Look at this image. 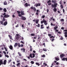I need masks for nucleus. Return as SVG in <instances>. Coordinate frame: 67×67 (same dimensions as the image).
Returning <instances> with one entry per match:
<instances>
[{
    "label": "nucleus",
    "mask_w": 67,
    "mask_h": 67,
    "mask_svg": "<svg viewBox=\"0 0 67 67\" xmlns=\"http://www.w3.org/2000/svg\"><path fill=\"white\" fill-rule=\"evenodd\" d=\"M12 67H15V66L14 65H13L12 66Z\"/></svg>",
    "instance_id": "obj_61"
},
{
    "label": "nucleus",
    "mask_w": 67,
    "mask_h": 67,
    "mask_svg": "<svg viewBox=\"0 0 67 67\" xmlns=\"http://www.w3.org/2000/svg\"><path fill=\"white\" fill-rule=\"evenodd\" d=\"M6 64H7V60H5L3 62V63L2 60H0V66L3 64L5 65H6Z\"/></svg>",
    "instance_id": "obj_2"
},
{
    "label": "nucleus",
    "mask_w": 67,
    "mask_h": 67,
    "mask_svg": "<svg viewBox=\"0 0 67 67\" xmlns=\"http://www.w3.org/2000/svg\"><path fill=\"white\" fill-rule=\"evenodd\" d=\"M3 11L4 12H7V9L5 8L3 9Z\"/></svg>",
    "instance_id": "obj_17"
},
{
    "label": "nucleus",
    "mask_w": 67,
    "mask_h": 67,
    "mask_svg": "<svg viewBox=\"0 0 67 67\" xmlns=\"http://www.w3.org/2000/svg\"><path fill=\"white\" fill-rule=\"evenodd\" d=\"M54 38L51 39V40L52 42H53V41H54Z\"/></svg>",
    "instance_id": "obj_50"
},
{
    "label": "nucleus",
    "mask_w": 67,
    "mask_h": 67,
    "mask_svg": "<svg viewBox=\"0 0 67 67\" xmlns=\"http://www.w3.org/2000/svg\"><path fill=\"white\" fill-rule=\"evenodd\" d=\"M60 7L61 9H63V8H64V7H63V5H61Z\"/></svg>",
    "instance_id": "obj_28"
},
{
    "label": "nucleus",
    "mask_w": 67,
    "mask_h": 67,
    "mask_svg": "<svg viewBox=\"0 0 67 67\" xmlns=\"http://www.w3.org/2000/svg\"><path fill=\"white\" fill-rule=\"evenodd\" d=\"M45 16L44 15H43L42 16V19H44V18H45Z\"/></svg>",
    "instance_id": "obj_45"
},
{
    "label": "nucleus",
    "mask_w": 67,
    "mask_h": 67,
    "mask_svg": "<svg viewBox=\"0 0 67 67\" xmlns=\"http://www.w3.org/2000/svg\"><path fill=\"white\" fill-rule=\"evenodd\" d=\"M18 54L19 56H20V57H21L22 56L21 54L20 53L18 52Z\"/></svg>",
    "instance_id": "obj_24"
},
{
    "label": "nucleus",
    "mask_w": 67,
    "mask_h": 67,
    "mask_svg": "<svg viewBox=\"0 0 67 67\" xmlns=\"http://www.w3.org/2000/svg\"><path fill=\"white\" fill-rule=\"evenodd\" d=\"M20 13H21V15H23L24 14V11H23L22 10L20 12Z\"/></svg>",
    "instance_id": "obj_8"
},
{
    "label": "nucleus",
    "mask_w": 67,
    "mask_h": 67,
    "mask_svg": "<svg viewBox=\"0 0 67 67\" xmlns=\"http://www.w3.org/2000/svg\"><path fill=\"white\" fill-rule=\"evenodd\" d=\"M63 13H65V10L64 9H63Z\"/></svg>",
    "instance_id": "obj_64"
},
{
    "label": "nucleus",
    "mask_w": 67,
    "mask_h": 67,
    "mask_svg": "<svg viewBox=\"0 0 67 67\" xmlns=\"http://www.w3.org/2000/svg\"><path fill=\"white\" fill-rule=\"evenodd\" d=\"M30 9H33V10L35 12H36V8H35V7H34L33 6L32 7H30Z\"/></svg>",
    "instance_id": "obj_4"
},
{
    "label": "nucleus",
    "mask_w": 67,
    "mask_h": 67,
    "mask_svg": "<svg viewBox=\"0 0 67 67\" xmlns=\"http://www.w3.org/2000/svg\"><path fill=\"white\" fill-rule=\"evenodd\" d=\"M37 36L36 35L35 36V37H34V39H36V38H37Z\"/></svg>",
    "instance_id": "obj_32"
},
{
    "label": "nucleus",
    "mask_w": 67,
    "mask_h": 67,
    "mask_svg": "<svg viewBox=\"0 0 67 67\" xmlns=\"http://www.w3.org/2000/svg\"><path fill=\"white\" fill-rule=\"evenodd\" d=\"M65 37H67V35H64Z\"/></svg>",
    "instance_id": "obj_59"
},
{
    "label": "nucleus",
    "mask_w": 67,
    "mask_h": 67,
    "mask_svg": "<svg viewBox=\"0 0 67 67\" xmlns=\"http://www.w3.org/2000/svg\"><path fill=\"white\" fill-rule=\"evenodd\" d=\"M44 20L45 19H43L42 21H41V24H43V23H44Z\"/></svg>",
    "instance_id": "obj_19"
},
{
    "label": "nucleus",
    "mask_w": 67,
    "mask_h": 67,
    "mask_svg": "<svg viewBox=\"0 0 67 67\" xmlns=\"http://www.w3.org/2000/svg\"><path fill=\"white\" fill-rule=\"evenodd\" d=\"M3 10V8L0 7V11H2Z\"/></svg>",
    "instance_id": "obj_49"
},
{
    "label": "nucleus",
    "mask_w": 67,
    "mask_h": 67,
    "mask_svg": "<svg viewBox=\"0 0 67 67\" xmlns=\"http://www.w3.org/2000/svg\"><path fill=\"white\" fill-rule=\"evenodd\" d=\"M5 18H4V17H3V21H5Z\"/></svg>",
    "instance_id": "obj_35"
},
{
    "label": "nucleus",
    "mask_w": 67,
    "mask_h": 67,
    "mask_svg": "<svg viewBox=\"0 0 67 67\" xmlns=\"http://www.w3.org/2000/svg\"><path fill=\"white\" fill-rule=\"evenodd\" d=\"M55 36L54 37L53 36H52L50 37V38H55Z\"/></svg>",
    "instance_id": "obj_46"
},
{
    "label": "nucleus",
    "mask_w": 67,
    "mask_h": 67,
    "mask_svg": "<svg viewBox=\"0 0 67 67\" xmlns=\"http://www.w3.org/2000/svg\"><path fill=\"white\" fill-rule=\"evenodd\" d=\"M51 2V1L49 0L47 2V3H49V2Z\"/></svg>",
    "instance_id": "obj_48"
},
{
    "label": "nucleus",
    "mask_w": 67,
    "mask_h": 67,
    "mask_svg": "<svg viewBox=\"0 0 67 67\" xmlns=\"http://www.w3.org/2000/svg\"><path fill=\"white\" fill-rule=\"evenodd\" d=\"M45 57V55L44 54L42 55V57Z\"/></svg>",
    "instance_id": "obj_51"
},
{
    "label": "nucleus",
    "mask_w": 67,
    "mask_h": 67,
    "mask_svg": "<svg viewBox=\"0 0 67 67\" xmlns=\"http://www.w3.org/2000/svg\"><path fill=\"white\" fill-rule=\"evenodd\" d=\"M38 22H39V21L38 20V19L36 20V24H37V23H38Z\"/></svg>",
    "instance_id": "obj_25"
},
{
    "label": "nucleus",
    "mask_w": 67,
    "mask_h": 67,
    "mask_svg": "<svg viewBox=\"0 0 67 67\" xmlns=\"http://www.w3.org/2000/svg\"><path fill=\"white\" fill-rule=\"evenodd\" d=\"M62 60L63 61H67V58L64 57L62 59Z\"/></svg>",
    "instance_id": "obj_5"
},
{
    "label": "nucleus",
    "mask_w": 67,
    "mask_h": 67,
    "mask_svg": "<svg viewBox=\"0 0 67 67\" xmlns=\"http://www.w3.org/2000/svg\"><path fill=\"white\" fill-rule=\"evenodd\" d=\"M0 23H1V24H2L3 23V20L1 21H0Z\"/></svg>",
    "instance_id": "obj_42"
},
{
    "label": "nucleus",
    "mask_w": 67,
    "mask_h": 67,
    "mask_svg": "<svg viewBox=\"0 0 67 67\" xmlns=\"http://www.w3.org/2000/svg\"><path fill=\"white\" fill-rule=\"evenodd\" d=\"M29 56L31 58H33V57H32V53H31L30 54Z\"/></svg>",
    "instance_id": "obj_26"
},
{
    "label": "nucleus",
    "mask_w": 67,
    "mask_h": 67,
    "mask_svg": "<svg viewBox=\"0 0 67 67\" xmlns=\"http://www.w3.org/2000/svg\"><path fill=\"white\" fill-rule=\"evenodd\" d=\"M63 31L64 32H67V30H64Z\"/></svg>",
    "instance_id": "obj_57"
},
{
    "label": "nucleus",
    "mask_w": 67,
    "mask_h": 67,
    "mask_svg": "<svg viewBox=\"0 0 67 67\" xmlns=\"http://www.w3.org/2000/svg\"><path fill=\"white\" fill-rule=\"evenodd\" d=\"M11 61H12V60H11V59H10V60H8V63H10V62H11Z\"/></svg>",
    "instance_id": "obj_39"
},
{
    "label": "nucleus",
    "mask_w": 67,
    "mask_h": 67,
    "mask_svg": "<svg viewBox=\"0 0 67 67\" xmlns=\"http://www.w3.org/2000/svg\"><path fill=\"white\" fill-rule=\"evenodd\" d=\"M8 36L9 37L10 39V40H12V36L10 35H8Z\"/></svg>",
    "instance_id": "obj_21"
},
{
    "label": "nucleus",
    "mask_w": 67,
    "mask_h": 67,
    "mask_svg": "<svg viewBox=\"0 0 67 67\" xmlns=\"http://www.w3.org/2000/svg\"><path fill=\"white\" fill-rule=\"evenodd\" d=\"M47 24L48 23H47V21H46V20H45L44 19V25H47Z\"/></svg>",
    "instance_id": "obj_9"
},
{
    "label": "nucleus",
    "mask_w": 67,
    "mask_h": 67,
    "mask_svg": "<svg viewBox=\"0 0 67 67\" xmlns=\"http://www.w3.org/2000/svg\"><path fill=\"white\" fill-rule=\"evenodd\" d=\"M57 29H58V26H55L54 27V29L55 30H56Z\"/></svg>",
    "instance_id": "obj_22"
},
{
    "label": "nucleus",
    "mask_w": 67,
    "mask_h": 67,
    "mask_svg": "<svg viewBox=\"0 0 67 67\" xmlns=\"http://www.w3.org/2000/svg\"><path fill=\"white\" fill-rule=\"evenodd\" d=\"M67 34V32H64V35Z\"/></svg>",
    "instance_id": "obj_56"
},
{
    "label": "nucleus",
    "mask_w": 67,
    "mask_h": 67,
    "mask_svg": "<svg viewBox=\"0 0 67 67\" xmlns=\"http://www.w3.org/2000/svg\"><path fill=\"white\" fill-rule=\"evenodd\" d=\"M17 12L18 14H20V13H21V12L20 11H17Z\"/></svg>",
    "instance_id": "obj_40"
},
{
    "label": "nucleus",
    "mask_w": 67,
    "mask_h": 67,
    "mask_svg": "<svg viewBox=\"0 0 67 67\" xmlns=\"http://www.w3.org/2000/svg\"><path fill=\"white\" fill-rule=\"evenodd\" d=\"M4 49L5 50V51L6 52H7V51H8V50H7V48L5 47H4Z\"/></svg>",
    "instance_id": "obj_38"
},
{
    "label": "nucleus",
    "mask_w": 67,
    "mask_h": 67,
    "mask_svg": "<svg viewBox=\"0 0 67 67\" xmlns=\"http://www.w3.org/2000/svg\"><path fill=\"white\" fill-rule=\"evenodd\" d=\"M35 5H36V7H37L38 6H40L41 5V4H40V3H38V4H35L34 6H35Z\"/></svg>",
    "instance_id": "obj_7"
},
{
    "label": "nucleus",
    "mask_w": 67,
    "mask_h": 67,
    "mask_svg": "<svg viewBox=\"0 0 67 67\" xmlns=\"http://www.w3.org/2000/svg\"><path fill=\"white\" fill-rule=\"evenodd\" d=\"M48 35L49 36H51L52 35L51 34H49Z\"/></svg>",
    "instance_id": "obj_54"
},
{
    "label": "nucleus",
    "mask_w": 67,
    "mask_h": 67,
    "mask_svg": "<svg viewBox=\"0 0 67 67\" xmlns=\"http://www.w3.org/2000/svg\"><path fill=\"white\" fill-rule=\"evenodd\" d=\"M36 65H38V66H40V64H39V63H36Z\"/></svg>",
    "instance_id": "obj_31"
},
{
    "label": "nucleus",
    "mask_w": 67,
    "mask_h": 67,
    "mask_svg": "<svg viewBox=\"0 0 67 67\" xmlns=\"http://www.w3.org/2000/svg\"><path fill=\"white\" fill-rule=\"evenodd\" d=\"M5 56L6 57H7V58H9V55L7 54H5Z\"/></svg>",
    "instance_id": "obj_30"
},
{
    "label": "nucleus",
    "mask_w": 67,
    "mask_h": 67,
    "mask_svg": "<svg viewBox=\"0 0 67 67\" xmlns=\"http://www.w3.org/2000/svg\"><path fill=\"white\" fill-rule=\"evenodd\" d=\"M53 10L54 12H55L57 11V9L56 8H54L53 9Z\"/></svg>",
    "instance_id": "obj_15"
},
{
    "label": "nucleus",
    "mask_w": 67,
    "mask_h": 67,
    "mask_svg": "<svg viewBox=\"0 0 67 67\" xmlns=\"http://www.w3.org/2000/svg\"><path fill=\"white\" fill-rule=\"evenodd\" d=\"M3 4L4 5H7V2L6 1H5L4 2Z\"/></svg>",
    "instance_id": "obj_14"
},
{
    "label": "nucleus",
    "mask_w": 67,
    "mask_h": 67,
    "mask_svg": "<svg viewBox=\"0 0 67 67\" xmlns=\"http://www.w3.org/2000/svg\"><path fill=\"white\" fill-rule=\"evenodd\" d=\"M3 53L4 54H6V52L5 51H3Z\"/></svg>",
    "instance_id": "obj_58"
},
{
    "label": "nucleus",
    "mask_w": 67,
    "mask_h": 67,
    "mask_svg": "<svg viewBox=\"0 0 67 67\" xmlns=\"http://www.w3.org/2000/svg\"><path fill=\"white\" fill-rule=\"evenodd\" d=\"M21 18L22 20H26V18L24 16H22Z\"/></svg>",
    "instance_id": "obj_11"
},
{
    "label": "nucleus",
    "mask_w": 67,
    "mask_h": 67,
    "mask_svg": "<svg viewBox=\"0 0 67 67\" xmlns=\"http://www.w3.org/2000/svg\"><path fill=\"white\" fill-rule=\"evenodd\" d=\"M62 30H64V28L63 27H62L61 28Z\"/></svg>",
    "instance_id": "obj_60"
},
{
    "label": "nucleus",
    "mask_w": 67,
    "mask_h": 67,
    "mask_svg": "<svg viewBox=\"0 0 67 67\" xmlns=\"http://www.w3.org/2000/svg\"><path fill=\"white\" fill-rule=\"evenodd\" d=\"M18 47H23V45L21 44V45H20V43H18Z\"/></svg>",
    "instance_id": "obj_6"
},
{
    "label": "nucleus",
    "mask_w": 67,
    "mask_h": 67,
    "mask_svg": "<svg viewBox=\"0 0 67 67\" xmlns=\"http://www.w3.org/2000/svg\"><path fill=\"white\" fill-rule=\"evenodd\" d=\"M36 14L37 15H38V13L37 12L36 13Z\"/></svg>",
    "instance_id": "obj_55"
},
{
    "label": "nucleus",
    "mask_w": 67,
    "mask_h": 67,
    "mask_svg": "<svg viewBox=\"0 0 67 67\" xmlns=\"http://www.w3.org/2000/svg\"><path fill=\"white\" fill-rule=\"evenodd\" d=\"M15 38L17 40H18V39H19L20 38V37L19 36H17L15 37Z\"/></svg>",
    "instance_id": "obj_23"
},
{
    "label": "nucleus",
    "mask_w": 67,
    "mask_h": 67,
    "mask_svg": "<svg viewBox=\"0 0 67 67\" xmlns=\"http://www.w3.org/2000/svg\"><path fill=\"white\" fill-rule=\"evenodd\" d=\"M55 30V32H58V30L57 29H56V30Z\"/></svg>",
    "instance_id": "obj_62"
},
{
    "label": "nucleus",
    "mask_w": 67,
    "mask_h": 67,
    "mask_svg": "<svg viewBox=\"0 0 67 67\" xmlns=\"http://www.w3.org/2000/svg\"><path fill=\"white\" fill-rule=\"evenodd\" d=\"M60 40H63V39H64V38H63V37H62L60 38Z\"/></svg>",
    "instance_id": "obj_47"
},
{
    "label": "nucleus",
    "mask_w": 67,
    "mask_h": 67,
    "mask_svg": "<svg viewBox=\"0 0 67 67\" xmlns=\"http://www.w3.org/2000/svg\"><path fill=\"white\" fill-rule=\"evenodd\" d=\"M3 15H4V17L5 18H9L10 17V15H6V13H4V14H3Z\"/></svg>",
    "instance_id": "obj_3"
},
{
    "label": "nucleus",
    "mask_w": 67,
    "mask_h": 67,
    "mask_svg": "<svg viewBox=\"0 0 67 67\" xmlns=\"http://www.w3.org/2000/svg\"><path fill=\"white\" fill-rule=\"evenodd\" d=\"M38 25H36V26H37L38 27H40V25L39 24H38Z\"/></svg>",
    "instance_id": "obj_27"
},
{
    "label": "nucleus",
    "mask_w": 67,
    "mask_h": 67,
    "mask_svg": "<svg viewBox=\"0 0 67 67\" xmlns=\"http://www.w3.org/2000/svg\"><path fill=\"white\" fill-rule=\"evenodd\" d=\"M32 55H33L32 58H34V57H35V54L33 53L32 54Z\"/></svg>",
    "instance_id": "obj_29"
},
{
    "label": "nucleus",
    "mask_w": 67,
    "mask_h": 67,
    "mask_svg": "<svg viewBox=\"0 0 67 67\" xmlns=\"http://www.w3.org/2000/svg\"><path fill=\"white\" fill-rule=\"evenodd\" d=\"M55 60L57 61H58V60H59V59H58V58H55Z\"/></svg>",
    "instance_id": "obj_36"
},
{
    "label": "nucleus",
    "mask_w": 67,
    "mask_h": 67,
    "mask_svg": "<svg viewBox=\"0 0 67 67\" xmlns=\"http://www.w3.org/2000/svg\"><path fill=\"white\" fill-rule=\"evenodd\" d=\"M25 4L26 7H27V6H28V4L27 3H26Z\"/></svg>",
    "instance_id": "obj_43"
},
{
    "label": "nucleus",
    "mask_w": 67,
    "mask_h": 67,
    "mask_svg": "<svg viewBox=\"0 0 67 67\" xmlns=\"http://www.w3.org/2000/svg\"><path fill=\"white\" fill-rule=\"evenodd\" d=\"M7 24H8V23L7 22V21L3 23V25H7Z\"/></svg>",
    "instance_id": "obj_16"
},
{
    "label": "nucleus",
    "mask_w": 67,
    "mask_h": 67,
    "mask_svg": "<svg viewBox=\"0 0 67 67\" xmlns=\"http://www.w3.org/2000/svg\"><path fill=\"white\" fill-rule=\"evenodd\" d=\"M20 63H18L16 65L17 66H20Z\"/></svg>",
    "instance_id": "obj_44"
},
{
    "label": "nucleus",
    "mask_w": 67,
    "mask_h": 67,
    "mask_svg": "<svg viewBox=\"0 0 67 67\" xmlns=\"http://www.w3.org/2000/svg\"><path fill=\"white\" fill-rule=\"evenodd\" d=\"M35 35L34 34H31V36H35Z\"/></svg>",
    "instance_id": "obj_34"
},
{
    "label": "nucleus",
    "mask_w": 67,
    "mask_h": 67,
    "mask_svg": "<svg viewBox=\"0 0 67 67\" xmlns=\"http://www.w3.org/2000/svg\"><path fill=\"white\" fill-rule=\"evenodd\" d=\"M52 3H54V4H52L51 7L53 8H56L57 7V5L58 4L56 2L57 1L56 0H52Z\"/></svg>",
    "instance_id": "obj_1"
},
{
    "label": "nucleus",
    "mask_w": 67,
    "mask_h": 67,
    "mask_svg": "<svg viewBox=\"0 0 67 67\" xmlns=\"http://www.w3.org/2000/svg\"><path fill=\"white\" fill-rule=\"evenodd\" d=\"M31 64H34V61H31Z\"/></svg>",
    "instance_id": "obj_41"
},
{
    "label": "nucleus",
    "mask_w": 67,
    "mask_h": 67,
    "mask_svg": "<svg viewBox=\"0 0 67 67\" xmlns=\"http://www.w3.org/2000/svg\"><path fill=\"white\" fill-rule=\"evenodd\" d=\"M54 65H55V63L54 62L52 64V66H54Z\"/></svg>",
    "instance_id": "obj_33"
},
{
    "label": "nucleus",
    "mask_w": 67,
    "mask_h": 67,
    "mask_svg": "<svg viewBox=\"0 0 67 67\" xmlns=\"http://www.w3.org/2000/svg\"><path fill=\"white\" fill-rule=\"evenodd\" d=\"M9 48L11 50H12V49H13V47H12V46L10 45L9 46Z\"/></svg>",
    "instance_id": "obj_10"
},
{
    "label": "nucleus",
    "mask_w": 67,
    "mask_h": 67,
    "mask_svg": "<svg viewBox=\"0 0 67 67\" xmlns=\"http://www.w3.org/2000/svg\"><path fill=\"white\" fill-rule=\"evenodd\" d=\"M38 12H39V10H36V12L38 13Z\"/></svg>",
    "instance_id": "obj_63"
},
{
    "label": "nucleus",
    "mask_w": 67,
    "mask_h": 67,
    "mask_svg": "<svg viewBox=\"0 0 67 67\" xmlns=\"http://www.w3.org/2000/svg\"><path fill=\"white\" fill-rule=\"evenodd\" d=\"M43 65L44 67H45V66H47V64L45 63H43Z\"/></svg>",
    "instance_id": "obj_20"
},
{
    "label": "nucleus",
    "mask_w": 67,
    "mask_h": 67,
    "mask_svg": "<svg viewBox=\"0 0 67 67\" xmlns=\"http://www.w3.org/2000/svg\"><path fill=\"white\" fill-rule=\"evenodd\" d=\"M52 4V3H49L48 4V5H51Z\"/></svg>",
    "instance_id": "obj_53"
},
{
    "label": "nucleus",
    "mask_w": 67,
    "mask_h": 67,
    "mask_svg": "<svg viewBox=\"0 0 67 67\" xmlns=\"http://www.w3.org/2000/svg\"><path fill=\"white\" fill-rule=\"evenodd\" d=\"M65 55L64 54H62L60 55V56L61 58L62 57H64L65 56Z\"/></svg>",
    "instance_id": "obj_13"
},
{
    "label": "nucleus",
    "mask_w": 67,
    "mask_h": 67,
    "mask_svg": "<svg viewBox=\"0 0 67 67\" xmlns=\"http://www.w3.org/2000/svg\"><path fill=\"white\" fill-rule=\"evenodd\" d=\"M18 43H15L14 44V47L15 48L16 47H17V46H18Z\"/></svg>",
    "instance_id": "obj_12"
},
{
    "label": "nucleus",
    "mask_w": 67,
    "mask_h": 67,
    "mask_svg": "<svg viewBox=\"0 0 67 67\" xmlns=\"http://www.w3.org/2000/svg\"><path fill=\"white\" fill-rule=\"evenodd\" d=\"M21 51H23V52H25V48H23L21 49Z\"/></svg>",
    "instance_id": "obj_18"
},
{
    "label": "nucleus",
    "mask_w": 67,
    "mask_h": 67,
    "mask_svg": "<svg viewBox=\"0 0 67 67\" xmlns=\"http://www.w3.org/2000/svg\"><path fill=\"white\" fill-rule=\"evenodd\" d=\"M43 51H45V52H46V49L44 48L43 49Z\"/></svg>",
    "instance_id": "obj_52"
},
{
    "label": "nucleus",
    "mask_w": 67,
    "mask_h": 67,
    "mask_svg": "<svg viewBox=\"0 0 67 67\" xmlns=\"http://www.w3.org/2000/svg\"><path fill=\"white\" fill-rule=\"evenodd\" d=\"M61 22H64V19H62L60 20Z\"/></svg>",
    "instance_id": "obj_37"
}]
</instances>
